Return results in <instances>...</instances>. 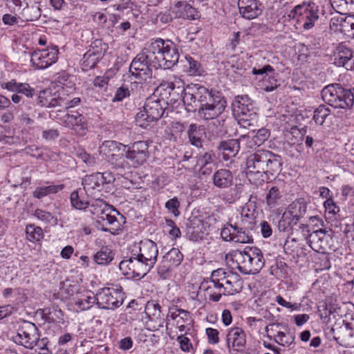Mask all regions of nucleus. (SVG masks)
Masks as SVG:
<instances>
[{
	"label": "nucleus",
	"mask_w": 354,
	"mask_h": 354,
	"mask_svg": "<svg viewBox=\"0 0 354 354\" xmlns=\"http://www.w3.org/2000/svg\"><path fill=\"white\" fill-rule=\"evenodd\" d=\"M246 169L250 174L274 175L281 170V158L269 151H258L246 159Z\"/></svg>",
	"instance_id": "nucleus-1"
},
{
	"label": "nucleus",
	"mask_w": 354,
	"mask_h": 354,
	"mask_svg": "<svg viewBox=\"0 0 354 354\" xmlns=\"http://www.w3.org/2000/svg\"><path fill=\"white\" fill-rule=\"evenodd\" d=\"M149 52L154 59V66L169 69L178 62L179 53L176 45L170 40L157 39L149 46Z\"/></svg>",
	"instance_id": "nucleus-2"
},
{
	"label": "nucleus",
	"mask_w": 354,
	"mask_h": 354,
	"mask_svg": "<svg viewBox=\"0 0 354 354\" xmlns=\"http://www.w3.org/2000/svg\"><path fill=\"white\" fill-rule=\"evenodd\" d=\"M199 97L198 116L203 120H214L218 118L226 108L225 98L218 93L202 89L198 94Z\"/></svg>",
	"instance_id": "nucleus-3"
},
{
	"label": "nucleus",
	"mask_w": 354,
	"mask_h": 354,
	"mask_svg": "<svg viewBox=\"0 0 354 354\" xmlns=\"http://www.w3.org/2000/svg\"><path fill=\"white\" fill-rule=\"evenodd\" d=\"M232 260L236 263L238 270L245 274L258 273L265 264L263 253L257 248L236 250L232 254Z\"/></svg>",
	"instance_id": "nucleus-4"
},
{
	"label": "nucleus",
	"mask_w": 354,
	"mask_h": 354,
	"mask_svg": "<svg viewBox=\"0 0 354 354\" xmlns=\"http://www.w3.org/2000/svg\"><path fill=\"white\" fill-rule=\"evenodd\" d=\"M321 95L326 103L335 108L350 109L354 103V95L351 90L344 89L339 84L325 86Z\"/></svg>",
	"instance_id": "nucleus-5"
},
{
	"label": "nucleus",
	"mask_w": 354,
	"mask_h": 354,
	"mask_svg": "<svg viewBox=\"0 0 354 354\" xmlns=\"http://www.w3.org/2000/svg\"><path fill=\"white\" fill-rule=\"evenodd\" d=\"M153 56L148 48H144L133 59L129 67L131 76L138 82L142 83L152 77V69L150 62L154 63Z\"/></svg>",
	"instance_id": "nucleus-6"
},
{
	"label": "nucleus",
	"mask_w": 354,
	"mask_h": 354,
	"mask_svg": "<svg viewBox=\"0 0 354 354\" xmlns=\"http://www.w3.org/2000/svg\"><path fill=\"white\" fill-rule=\"evenodd\" d=\"M165 112V108L160 100L148 98L143 109L136 115V123L142 128H147L153 122L159 120Z\"/></svg>",
	"instance_id": "nucleus-7"
},
{
	"label": "nucleus",
	"mask_w": 354,
	"mask_h": 354,
	"mask_svg": "<svg viewBox=\"0 0 354 354\" xmlns=\"http://www.w3.org/2000/svg\"><path fill=\"white\" fill-rule=\"evenodd\" d=\"M12 340L17 344L28 349H32L45 342L44 339L39 341L38 328L35 324L30 322H25L18 328L17 334L12 337Z\"/></svg>",
	"instance_id": "nucleus-8"
},
{
	"label": "nucleus",
	"mask_w": 354,
	"mask_h": 354,
	"mask_svg": "<svg viewBox=\"0 0 354 354\" xmlns=\"http://www.w3.org/2000/svg\"><path fill=\"white\" fill-rule=\"evenodd\" d=\"M120 147L124 149L126 147L115 141L108 140L103 143L102 151H104L107 161L115 169L122 172L125 169H129V165L125 160L123 153L120 151Z\"/></svg>",
	"instance_id": "nucleus-9"
},
{
	"label": "nucleus",
	"mask_w": 354,
	"mask_h": 354,
	"mask_svg": "<svg viewBox=\"0 0 354 354\" xmlns=\"http://www.w3.org/2000/svg\"><path fill=\"white\" fill-rule=\"evenodd\" d=\"M97 305L103 309H115L120 307L124 300V295L120 288L109 287L97 290Z\"/></svg>",
	"instance_id": "nucleus-10"
},
{
	"label": "nucleus",
	"mask_w": 354,
	"mask_h": 354,
	"mask_svg": "<svg viewBox=\"0 0 354 354\" xmlns=\"http://www.w3.org/2000/svg\"><path fill=\"white\" fill-rule=\"evenodd\" d=\"M252 73L257 76H261L259 86L266 92L273 91L280 86L277 74L270 65H265L261 68H253Z\"/></svg>",
	"instance_id": "nucleus-11"
},
{
	"label": "nucleus",
	"mask_w": 354,
	"mask_h": 354,
	"mask_svg": "<svg viewBox=\"0 0 354 354\" xmlns=\"http://www.w3.org/2000/svg\"><path fill=\"white\" fill-rule=\"evenodd\" d=\"M58 48L53 46L51 48L35 50L31 55L30 62L35 68L44 69L56 62Z\"/></svg>",
	"instance_id": "nucleus-12"
},
{
	"label": "nucleus",
	"mask_w": 354,
	"mask_h": 354,
	"mask_svg": "<svg viewBox=\"0 0 354 354\" xmlns=\"http://www.w3.org/2000/svg\"><path fill=\"white\" fill-rule=\"evenodd\" d=\"M214 274L219 279L223 295H232L241 290V282L239 276L232 272H225L223 269L214 270Z\"/></svg>",
	"instance_id": "nucleus-13"
},
{
	"label": "nucleus",
	"mask_w": 354,
	"mask_h": 354,
	"mask_svg": "<svg viewBox=\"0 0 354 354\" xmlns=\"http://www.w3.org/2000/svg\"><path fill=\"white\" fill-rule=\"evenodd\" d=\"M149 145L145 141H138L129 147L126 151V158L130 160L134 167L143 165L149 157Z\"/></svg>",
	"instance_id": "nucleus-14"
},
{
	"label": "nucleus",
	"mask_w": 354,
	"mask_h": 354,
	"mask_svg": "<svg viewBox=\"0 0 354 354\" xmlns=\"http://www.w3.org/2000/svg\"><path fill=\"white\" fill-rule=\"evenodd\" d=\"M303 10L300 12L298 21L305 30H310L315 26V23L319 17V7L315 1H310L308 5L299 7Z\"/></svg>",
	"instance_id": "nucleus-15"
},
{
	"label": "nucleus",
	"mask_w": 354,
	"mask_h": 354,
	"mask_svg": "<svg viewBox=\"0 0 354 354\" xmlns=\"http://www.w3.org/2000/svg\"><path fill=\"white\" fill-rule=\"evenodd\" d=\"M219 279L214 274V270L212 272L211 277L201 283L200 289L205 292V295L213 301H218L223 295V289L221 286Z\"/></svg>",
	"instance_id": "nucleus-16"
},
{
	"label": "nucleus",
	"mask_w": 354,
	"mask_h": 354,
	"mask_svg": "<svg viewBox=\"0 0 354 354\" xmlns=\"http://www.w3.org/2000/svg\"><path fill=\"white\" fill-rule=\"evenodd\" d=\"M331 230L319 229L309 234L308 243L315 251L325 252L328 248V241L331 239V234L328 232Z\"/></svg>",
	"instance_id": "nucleus-17"
},
{
	"label": "nucleus",
	"mask_w": 354,
	"mask_h": 354,
	"mask_svg": "<svg viewBox=\"0 0 354 354\" xmlns=\"http://www.w3.org/2000/svg\"><path fill=\"white\" fill-rule=\"evenodd\" d=\"M245 343V334L242 328L234 327L228 331L227 334V346L230 353L243 351Z\"/></svg>",
	"instance_id": "nucleus-18"
},
{
	"label": "nucleus",
	"mask_w": 354,
	"mask_h": 354,
	"mask_svg": "<svg viewBox=\"0 0 354 354\" xmlns=\"http://www.w3.org/2000/svg\"><path fill=\"white\" fill-rule=\"evenodd\" d=\"M63 124L73 129L79 136L86 133V124L84 117L78 112L67 113L62 118Z\"/></svg>",
	"instance_id": "nucleus-19"
},
{
	"label": "nucleus",
	"mask_w": 354,
	"mask_h": 354,
	"mask_svg": "<svg viewBox=\"0 0 354 354\" xmlns=\"http://www.w3.org/2000/svg\"><path fill=\"white\" fill-rule=\"evenodd\" d=\"M166 320L167 326L170 324V322L172 321V325L178 328L180 332L183 333L185 330L187 322L190 320V313L183 309L171 308H169Z\"/></svg>",
	"instance_id": "nucleus-20"
},
{
	"label": "nucleus",
	"mask_w": 354,
	"mask_h": 354,
	"mask_svg": "<svg viewBox=\"0 0 354 354\" xmlns=\"http://www.w3.org/2000/svg\"><path fill=\"white\" fill-rule=\"evenodd\" d=\"M233 111L238 118L239 123L244 128L250 126L251 122L256 120L255 113L251 111L248 105L240 100H236L233 104Z\"/></svg>",
	"instance_id": "nucleus-21"
},
{
	"label": "nucleus",
	"mask_w": 354,
	"mask_h": 354,
	"mask_svg": "<svg viewBox=\"0 0 354 354\" xmlns=\"http://www.w3.org/2000/svg\"><path fill=\"white\" fill-rule=\"evenodd\" d=\"M240 14L243 17L252 19L257 17L262 12V4L257 0H239Z\"/></svg>",
	"instance_id": "nucleus-22"
},
{
	"label": "nucleus",
	"mask_w": 354,
	"mask_h": 354,
	"mask_svg": "<svg viewBox=\"0 0 354 354\" xmlns=\"http://www.w3.org/2000/svg\"><path fill=\"white\" fill-rule=\"evenodd\" d=\"M334 63L338 66H343L346 70H354V59L350 48L344 44H339L335 54Z\"/></svg>",
	"instance_id": "nucleus-23"
},
{
	"label": "nucleus",
	"mask_w": 354,
	"mask_h": 354,
	"mask_svg": "<svg viewBox=\"0 0 354 354\" xmlns=\"http://www.w3.org/2000/svg\"><path fill=\"white\" fill-rule=\"evenodd\" d=\"M41 0H25V7L19 14V18L25 21L37 20L41 15Z\"/></svg>",
	"instance_id": "nucleus-24"
},
{
	"label": "nucleus",
	"mask_w": 354,
	"mask_h": 354,
	"mask_svg": "<svg viewBox=\"0 0 354 354\" xmlns=\"http://www.w3.org/2000/svg\"><path fill=\"white\" fill-rule=\"evenodd\" d=\"M202 89L207 88L198 84H194L189 86L186 90L184 89L182 93L183 94V101L185 105L187 106L188 111H192V109H196L198 106H199V97L198 94L201 91L202 92Z\"/></svg>",
	"instance_id": "nucleus-25"
},
{
	"label": "nucleus",
	"mask_w": 354,
	"mask_h": 354,
	"mask_svg": "<svg viewBox=\"0 0 354 354\" xmlns=\"http://www.w3.org/2000/svg\"><path fill=\"white\" fill-rule=\"evenodd\" d=\"M158 250L156 243L151 240H145L140 243V252L137 254L146 262H151L153 266L157 261Z\"/></svg>",
	"instance_id": "nucleus-26"
},
{
	"label": "nucleus",
	"mask_w": 354,
	"mask_h": 354,
	"mask_svg": "<svg viewBox=\"0 0 354 354\" xmlns=\"http://www.w3.org/2000/svg\"><path fill=\"white\" fill-rule=\"evenodd\" d=\"M170 11L176 18L194 19L198 13L187 1H177L170 7Z\"/></svg>",
	"instance_id": "nucleus-27"
},
{
	"label": "nucleus",
	"mask_w": 354,
	"mask_h": 354,
	"mask_svg": "<svg viewBox=\"0 0 354 354\" xmlns=\"http://www.w3.org/2000/svg\"><path fill=\"white\" fill-rule=\"evenodd\" d=\"M73 300V304L76 310H86L91 308L95 303L97 304V295H93V293L91 292H86L84 294H77Z\"/></svg>",
	"instance_id": "nucleus-28"
},
{
	"label": "nucleus",
	"mask_w": 354,
	"mask_h": 354,
	"mask_svg": "<svg viewBox=\"0 0 354 354\" xmlns=\"http://www.w3.org/2000/svg\"><path fill=\"white\" fill-rule=\"evenodd\" d=\"M133 277H144L153 267L151 262H146L138 255L131 257Z\"/></svg>",
	"instance_id": "nucleus-29"
},
{
	"label": "nucleus",
	"mask_w": 354,
	"mask_h": 354,
	"mask_svg": "<svg viewBox=\"0 0 354 354\" xmlns=\"http://www.w3.org/2000/svg\"><path fill=\"white\" fill-rule=\"evenodd\" d=\"M233 178L232 173L229 169H221L214 174L212 180L214 186L225 189L232 185Z\"/></svg>",
	"instance_id": "nucleus-30"
},
{
	"label": "nucleus",
	"mask_w": 354,
	"mask_h": 354,
	"mask_svg": "<svg viewBox=\"0 0 354 354\" xmlns=\"http://www.w3.org/2000/svg\"><path fill=\"white\" fill-rule=\"evenodd\" d=\"M239 140L236 139L222 141L218 146V149L222 152L223 159L225 160L234 157L239 152Z\"/></svg>",
	"instance_id": "nucleus-31"
},
{
	"label": "nucleus",
	"mask_w": 354,
	"mask_h": 354,
	"mask_svg": "<svg viewBox=\"0 0 354 354\" xmlns=\"http://www.w3.org/2000/svg\"><path fill=\"white\" fill-rule=\"evenodd\" d=\"M335 341L342 346L346 348L354 347V326L351 327L346 324L338 337H335Z\"/></svg>",
	"instance_id": "nucleus-32"
},
{
	"label": "nucleus",
	"mask_w": 354,
	"mask_h": 354,
	"mask_svg": "<svg viewBox=\"0 0 354 354\" xmlns=\"http://www.w3.org/2000/svg\"><path fill=\"white\" fill-rule=\"evenodd\" d=\"M3 87L9 91L15 92L19 95H24L27 97H32L33 96L34 89L26 83H19L12 80L8 82L4 83Z\"/></svg>",
	"instance_id": "nucleus-33"
},
{
	"label": "nucleus",
	"mask_w": 354,
	"mask_h": 354,
	"mask_svg": "<svg viewBox=\"0 0 354 354\" xmlns=\"http://www.w3.org/2000/svg\"><path fill=\"white\" fill-rule=\"evenodd\" d=\"M99 176L97 173H95L91 175L86 176L82 179V185L88 196L93 195L95 193V190L99 192L101 189L102 186Z\"/></svg>",
	"instance_id": "nucleus-34"
},
{
	"label": "nucleus",
	"mask_w": 354,
	"mask_h": 354,
	"mask_svg": "<svg viewBox=\"0 0 354 354\" xmlns=\"http://www.w3.org/2000/svg\"><path fill=\"white\" fill-rule=\"evenodd\" d=\"M63 100L57 99L55 94H53L50 91H43L39 93L38 96V103L46 107L62 106Z\"/></svg>",
	"instance_id": "nucleus-35"
},
{
	"label": "nucleus",
	"mask_w": 354,
	"mask_h": 354,
	"mask_svg": "<svg viewBox=\"0 0 354 354\" xmlns=\"http://www.w3.org/2000/svg\"><path fill=\"white\" fill-rule=\"evenodd\" d=\"M41 317L48 322H62L63 321V312L57 306L45 308L40 310Z\"/></svg>",
	"instance_id": "nucleus-36"
},
{
	"label": "nucleus",
	"mask_w": 354,
	"mask_h": 354,
	"mask_svg": "<svg viewBox=\"0 0 354 354\" xmlns=\"http://www.w3.org/2000/svg\"><path fill=\"white\" fill-rule=\"evenodd\" d=\"M234 227V234L232 238V241L240 243H250L253 241L252 235L250 234L248 230L239 224H233Z\"/></svg>",
	"instance_id": "nucleus-37"
},
{
	"label": "nucleus",
	"mask_w": 354,
	"mask_h": 354,
	"mask_svg": "<svg viewBox=\"0 0 354 354\" xmlns=\"http://www.w3.org/2000/svg\"><path fill=\"white\" fill-rule=\"evenodd\" d=\"M240 214V219L235 222L234 224H239L241 226L252 230L255 220L254 210H250L248 205H245L242 207Z\"/></svg>",
	"instance_id": "nucleus-38"
},
{
	"label": "nucleus",
	"mask_w": 354,
	"mask_h": 354,
	"mask_svg": "<svg viewBox=\"0 0 354 354\" xmlns=\"http://www.w3.org/2000/svg\"><path fill=\"white\" fill-rule=\"evenodd\" d=\"M203 133V128L201 127L197 126L195 124H192L189 126L187 134L192 145L197 147H202V137Z\"/></svg>",
	"instance_id": "nucleus-39"
},
{
	"label": "nucleus",
	"mask_w": 354,
	"mask_h": 354,
	"mask_svg": "<svg viewBox=\"0 0 354 354\" xmlns=\"http://www.w3.org/2000/svg\"><path fill=\"white\" fill-rule=\"evenodd\" d=\"M183 259V255L178 248H172L163 257V261L173 268L178 266Z\"/></svg>",
	"instance_id": "nucleus-40"
},
{
	"label": "nucleus",
	"mask_w": 354,
	"mask_h": 354,
	"mask_svg": "<svg viewBox=\"0 0 354 354\" xmlns=\"http://www.w3.org/2000/svg\"><path fill=\"white\" fill-rule=\"evenodd\" d=\"M90 212L97 217H100L103 213H106L111 205H108L100 198H93L90 201Z\"/></svg>",
	"instance_id": "nucleus-41"
},
{
	"label": "nucleus",
	"mask_w": 354,
	"mask_h": 354,
	"mask_svg": "<svg viewBox=\"0 0 354 354\" xmlns=\"http://www.w3.org/2000/svg\"><path fill=\"white\" fill-rule=\"evenodd\" d=\"M93 259L99 265H107L113 261V254L108 247H103L94 254Z\"/></svg>",
	"instance_id": "nucleus-42"
},
{
	"label": "nucleus",
	"mask_w": 354,
	"mask_h": 354,
	"mask_svg": "<svg viewBox=\"0 0 354 354\" xmlns=\"http://www.w3.org/2000/svg\"><path fill=\"white\" fill-rule=\"evenodd\" d=\"M64 188L63 185H51L45 187H38L33 192L32 195L35 198H41L48 194H55L61 191Z\"/></svg>",
	"instance_id": "nucleus-43"
},
{
	"label": "nucleus",
	"mask_w": 354,
	"mask_h": 354,
	"mask_svg": "<svg viewBox=\"0 0 354 354\" xmlns=\"http://www.w3.org/2000/svg\"><path fill=\"white\" fill-rule=\"evenodd\" d=\"M71 203L72 206L76 209L83 210L89 206L90 201L85 200L82 194H80L79 191H73L71 194Z\"/></svg>",
	"instance_id": "nucleus-44"
},
{
	"label": "nucleus",
	"mask_w": 354,
	"mask_h": 354,
	"mask_svg": "<svg viewBox=\"0 0 354 354\" xmlns=\"http://www.w3.org/2000/svg\"><path fill=\"white\" fill-rule=\"evenodd\" d=\"M270 136V131L266 128H261L252 136L251 140L248 142L250 148L261 145Z\"/></svg>",
	"instance_id": "nucleus-45"
},
{
	"label": "nucleus",
	"mask_w": 354,
	"mask_h": 354,
	"mask_svg": "<svg viewBox=\"0 0 354 354\" xmlns=\"http://www.w3.org/2000/svg\"><path fill=\"white\" fill-rule=\"evenodd\" d=\"M287 212L295 217V220L299 221L306 212V205L299 201L293 202L289 205Z\"/></svg>",
	"instance_id": "nucleus-46"
},
{
	"label": "nucleus",
	"mask_w": 354,
	"mask_h": 354,
	"mask_svg": "<svg viewBox=\"0 0 354 354\" xmlns=\"http://www.w3.org/2000/svg\"><path fill=\"white\" fill-rule=\"evenodd\" d=\"M102 57H98V55L93 52L87 51L83 56L82 66L84 71H88L94 68L97 63Z\"/></svg>",
	"instance_id": "nucleus-47"
},
{
	"label": "nucleus",
	"mask_w": 354,
	"mask_h": 354,
	"mask_svg": "<svg viewBox=\"0 0 354 354\" xmlns=\"http://www.w3.org/2000/svg\"><path fill=\"white\" fill-rule=\"evenodd\" d=\"M330 115V110L324 105H320L314 111L313 120L316 124L322 125Z\"/></svg>",
	"instance_id": "nucleus-48"
},
{
	"label": "nucleus",
	"mask_w": 354,
	"mask_h": 354,
	"mask_svg": "<svg viewBox=\"0 0 354 354\" xmlns=\"http://www.w3.org/2000/svg\"><path fill=\"white\" fill-rule=\"evenodd\" d=\"M26 233L27 239L32 242L39 241L44 236L43 230L34 225H28L26 227Z\"/></svg>",
	"instance_id": "nucleus-49"
},
{
	"label": "nucleus",
	"mask_w": 354,
	"mask_h": 354,
	"mask_svg": "<svg viewBox=\"0 0 354 354\" xmlns=\"http://www.w3.org/2000/svg\"><path fill=\"white\" fill-rule=\"evenodd\" d=\"M108 48L106 44L104 43L101 39H96L91 44V48L88 52H93L98 55V57H103Z\"/></svg>",
	"instance_id": "nucleus-50"
},
{
	"label": "nucleus",
	"mask_w": 354,
	"mask_h": 354,
	"mask_svg": "<svg viewBox=\"0 0 354 354\" xmlns=\"http://www.w3.org/2000/svg\"><path fill=\"white\" fill-rule=\"evenodd\" d=\"M33 215L45 223L57 224V218L50 212L37 209Z\"/></svg>",
	"instance_id": "nucleus-51"
},
{
	"label": "nucleus",
	"mask_w": 354,
	"mask_h": 354,
	"mask_svg": "<svg viewBox=\"0 0 354 354\" xmlns=\"http://www.w3.org/2000/svg\"><path fill=\"white\" fill-rule=\"evenodd\" d=\"M280 197L281 196L279 189L277 187H271L266 196L268 205L270 208L274 207L277 205V201Z\"/></svg>",
	"instance_id": "nucleus-52"
},
{
	"label": "nucleus",
	"mask_w": 354,
	"mask_h": 354,
	"mask_svg": "<svg viewBox=\"0 0 354 354\" xmlns=\"http://www.w3.org/2000/svg\"><path fill=\"white\" fill-rule=\"evenodd\" d=\"M146 313L149 317H150L151 313L152 316L157 319H160V326H162L163 324V320L161 317V310L160 306L158 304H148L146 306Z\"/></svg>",
	"instance_id": "nucleus-53"
},
{
	"label": "nucleus",
	"mask_w": 354,
	"mask_h": 354,
	"mask_svg": "<svg viewBox=\"0 0 354 354\" xmlns=\"http://www.w3.org/2000/svg\"><path fill=\"white\" fill-rule=\"evenodd\" d=\"M201 224H198L196 227L191 225L187 228V235L189 240L198 241L203 239V232L200 228Z\"/></svg>",
	"instance_id": "nucleus-54"
},
{
	"label": "nucleus",
	"mask_w": 354,
	"mask_h": 354,
	"mask_svg": "<svg viewBox=\"0 0 354 354\" xmlns=\"http://www.w3.org/2000/svg\"><path fill=\"white\" fill-rule=\"evenodd\" d=\"M118 214L119 212L111 205L110 209L106 212V213H103L100 218L102 221H106L109 225H114L117 222L116 216Z\"/></svg>",
	"instance_id": "nucleus-55"
},
{
	"label": "nucleus",
	"mask_w": 354,
	"mask_h": 354,
	"mask_svg": "<svg viewBox=\"0 0 354 354\" xmlns=\"http://www.w3.org/2000/svg\"><path fill=\"white\" fill-rule=\"evenodd\" d=\"M187 64L185 65L187 72L189 75H197L200 74L199 64L192 57H186Z\"/></svg>",
	"instance_id": "nucleus-56"
},
{
	"label": "nucleus",
	"mask_w": 354,
	"mask_h": 354,
	"mask_svg": "<svg viewBox=\"0 0 354 354\" xmlns=\"http://www.w3.org/2000/svg\"><path fill=\"white\" fill-rule=\"evenodd\" d=\"M165 207L169 212L172 213L174 216L176 217L178 216L180 214L178 209L180 207V202L178 198L176 196L168 200L165 203Z\"/></svg>",
	"instance_id": "nucleus-57"
},
{
	"label": "nucleus",
	"mask_w": 354,
	"mask_h": 354,
	"mask_svg": "<svg viewBox=\"0 0 354 354\" xmlns=\"http://www.w3.org/2000/svg\"><path fill=\"white\" fill-rule=\"evenodd\" d=\"M339 21L341 24L340 28H338V30L348 36L350 31H351L354 17L343 16V19Z\"/></svg>",
	"instance_id": "nucleus-58"
},
{
	"label": "nucleus",
	"mask_w": 354,
	"mask_h": 354,
	"mask_svg": "<svg viewBox=\"0 0 354 354\" xmlns=\"http://www.w3.org/2000/svg\"><path fill=\"white\" fill-rule=\"evenodd\" d=\"M130 95V90L127 86L124 85L119 87L115 91V95L112 99L113 102H118L122 101L124 98Z\"/></svg>",
	"instance_id": "nucleus-59"
},
{
	"label": "nucleus",
	"mask_w": 354,
	"mask_h": 354,
	"mask_svg": "<svg viewBox=\"0 0 354 354\" xmlns=\"http://www.w3.org/2000/svg\"><path fill=\"white\" fill-rule=\"evenodd\" d=\"M214 153L212 151L205 152L203 156H200L197 161V165L201 168L214 162Z\"/></svg>",
	"instance_id": "nucleus-60"
},
{
	"label": "nucleus",
	"mask_w": 354,
	"mask_h": 354,
	"mask_svg": "<svg viewBox=\"0 0 354 354\" xmlns=\"http://www.w3.org/2000/svg\"><path fill=\"white\" fill-rule=\"evenodd\" d=\"M131 257L123 259L119 265V268L123 274L133 277L131 272Z\"/></svg>",
	"instance_id": "nucleus-61"
},
{
	"label": "nucleus",
	"mask_w": 354,
	"mask_h": 354,
	"mask_svg": "<svg viewBox=\"0 0 354 354\" xmlns=\"http://www.w3.org/2000/svg\"><path fill=\"white\" fill-rule=\"evenodd\" d=\"M234 234V227L233 224H230V227H225L221 230V236L226 241H232V238Z\"/></svg>",
	"instance_id": "nucleus-62"
},
{
	"label": "nucleus",
	"mask_w": 354,
	"mask_h": 354,
	"mask_svg": "<svg viewBox=\"0 0 354 354\" xmlns=\"http://www.w3.org/2000/svg\"><path fill=\"white\" fill-rule=\"evenodd\" d=\"M275 301L279 305L287 308H290L291 309V310H297L299 309V304H292L290 302H288L286 301L281 295H277L275 297Z\"/></svg>",
	"instance_id": "nucleus-63"
},
{
	"label": "nucleus",
	"mask_w": 354,
	"mask_h": 354,
	"mask_svg": "<svg viewBox=\"0 0 354 354\" xmlns=\"http://www.w3.org/2000/svg\"><path fill=\"white\" fill-rule=\"evenodd\" d=\"M171 269L173 268L162 260L161 264L158 268V274L162 279H165L169 277Z\"/></svg>",
	"instance_id": "nucleus-64"
}]
</instances>
